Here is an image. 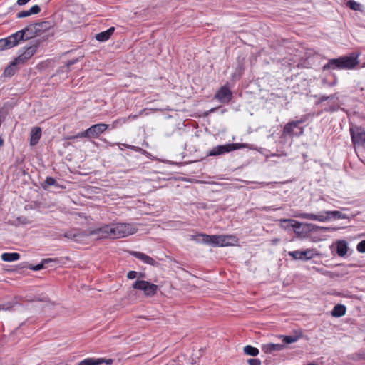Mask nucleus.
Returning <instances> with one entry per match:
<instances>
[{
	"label": "nucleus",
	"mask_w": 365,
	"mask_h": 365,
	"mask_svg": "<svg viewBox=\"0 0 365 365\" xmlns=\"http://www.w3.org/2000/svg\"><path fill=\"white\" fill-rule=\"evenodd\" d=\"M136 231L137 228L131 224L115 223L105 225L102 227L91 230L87 233V236L96 235L97 239H117L134 234Z\"/></svg>",
	"instance_id": "obj_1"
},
{
	"label": "nucleus",
	"mask_w": 365,
	"mask_h": 365,
	"mask_svg": "<svg viewBox=\"0 0 365 365\" xmlns=\"http://www.w3.org/2000/svg\"><path fill=\"white\" fill-rule=\"evenodd\" d=\"M359 56V53L352 52L346 56H340L337 58L329 59L328 62L324 65L322 70L325 71L335 69H354L359 63V61H358Z\"/></svg>",
	"instance_id": "obj_2"
},
{
	"label": "nucleus",
	"mask_w": 365,
	"mask_h": 365,
	"mask_svg": "<svg viewBox=\"0 0 365 365\" xmlns=\"http://www.w3.org/2000/svg\"><path fill=\"white\" fill-rule=\"evenodd\" d=\"M241 148H250V145L247 143H229L217 145L210 150L207 156H217Z\"/></svg>",
	"instance_id": "obj_3"
},
{
	"label": "nucleus",
	"mask_w": 365,
	"mask_h": 365,
	"mask_svg": "<svg viewBox=\"0 0 365 365\" xmlns=\"http://www.w3.org/2000/svg\"><path fill=\"white\" fill-rule=\"evenodd\" d=\"M281 222L282 224L287 223V225L284 226V227H292L294 233L298 237H307V235L310 233L309 228L312 227L310 225H309V223H302L292 219H284L281 220Z\"/></svg>",
	"instance_id": "obj_4"
},
{
	"label": "nucleus",
	"mask_w": 365,
	"mask_h": 365,
	"mask_svg": "<svg viewBox=\"0 0 365 365\" xmlns=\"http://www.w3.org/2000/svg\"><path fill=\"white\" fill-rule=\"evenodd\" d=\"M305 121V118H302L300 120H293L287 123L283 128V135H296L300 136L304 133L302 127L299 125Z\"/></svg>",
	"instance_id": "obj_5"
},
{
	"label": "nucleus",
	"mask_w": 365,
	"mask_h": 365,
	"mask_svg": "<svg viewBox=\"0 0 365 365\" xmlns=\"http://www.w3.org/2000/svg\"><path fill=\"white\" fill-rule=\"evenodd\" d=\"M135 289L143 290L147 297H153L157 293L158 286L148 281L136 280L132 285Z\"/></svg>",
	"instance_id": "obj_6"
},
{
	"label": "nucleus",
	"mask_w": 365,
	"mask_h": 365,
	"mask_svg": "<svg viewBox=\"0 0 365 365\" xmlns=\"http://www.w3.org/2000/svg\"><path fill=\"white\" fill-rule=\"evenodd\" d=\"M350 134L354 145L365 148V128L361 126H352L350 128Z\"/></svg>",
	"instance_id": "obj_7"
},
{
	"label": "nucleus",
	"mask_w": 365,
	"mask_h": 365,
	"mask_svg": "<svg viewBox=\"0 0 365 365\" xmlns=\"http://www.w3.org/2000/svg\"><path fill=\"white\" fill-rule=\"evenodd\" d=\"M39 43V40H36L34 44L31 45L29 47H28L23 53L20 54L14 61L16 62L18 65L24 64L26 61H27L34 55V53L37 51V48Z\"/></svg>",
	"instance_id": "obj_8"
},
{
	"label": "nucleus",
	"mask_w": 365,
	"mask_h": 365,
	"mask_svg": "<svg viewBox=\"0 0 365 365\" xmlns=\"http://www.w3.org/2000/svg\"><path fill=\"white\" fill-rule=\"evenodd\" d=\"M214 98L222 103H228L232 100V93L227 86H223L216 92Z\"/></svg>",
	"instance_id": "obj_9"
},
{
	"label": "nucleus",
	"mask_w": 365,
	"mask_h": 365,
	"mask_svg": "<svg viewBox=\"0 0 365 365\" xmlns=\"http://www.w3.org/2000/svg\"><path fill=\"white\" fill-rule=\"evenodd\" d=\"M108 125L106 123L95 124L88 128V138H97L99 135L106 130Z\"/></svg>",
	"instance_id": "obj_10"
},
{
	"label": "nucleus",
	"mask_w": 365,
	"mask_h": 365,
	"mask_svg": "<svg viewBox=\"0 0 365 365\" xmlns=\"http://www.w3.org/2000/svg\"><path fill=\"white\" fill-rule=\"evenodd\" d=\"M17 32L19 33V34H23L22 41H27L29 39L32 38L34 36H39L35 23L28 25L27 26Z\"/></svg>",
	"instance_id": "obj_11"
},
{
	"label": "nucleus",
	"mask_w": 365,
	"mask_h": 365,
	"mask_svg": "<svg viewBox=\"0 0 365 365\" xmlns=\"http://www.w3.org/2000/svg\"><path fill=\"white\" fill-rule=\"evenodd\" d=\"M288 255L294 259H300V260H308L311 259L313 256V251L312 250L307 249L306 250H296L292 252H289Z\"/></svg>",
	"instance_id": "obj_12"
},
{
	"label": "nucleus",
	"mask_w": 365,
	"mask_h": 365,
	"mask_svg": "<svg viewBox=\"0 0 365 365\" xmlns=\"http://www.w3.org/2000/svg\"><path fill=\"white\" fill-rule=\"evenodd\" d=\"M4 41V45L6 49L11 48L16 46L21 40H23V34H19L18 32H16L9 36L2 38Z\"/></svg>",
	"instance_id": "obj_13"
},
{
	"label": "nucleus",
	"mask_w": 365,
	"mask_h": 365,
	"mask_svg": "<svg viewBox=\"0 0 365 365\" xmlns=\"http://www.w3.org/2000/svg\"><path fill=\"white\" fill-rule=\"evenodd\" d=\"M130 253L131 255L143 261L145 264L152 265L153 267H158L159 265V263L156 262L154 259L143 252L131 251Z\"/></svg>",
	"instance_id": "obj_14"
},
{
	"label": "nucleus",
	"mask_w": 365,
	"mask_h": 365,
	"mask_svg": "<svg viewBox=\"0 0 365 365\" xmlns=\"http://www.w3.org/2000/svg\"><path fill=\"white\" fill-rule=\"evenodd\" d=\"M86 236H87L86 232H81L76 229L69 230L63 234L64 237L73 240L76 242L81 240L82 238Z\"/></svg>",
	"instance_id": "obj_15"
},
{
	"label": "nucleus",
	"mask_w": 365,
	"mask_h": 365,
	"mask_svg": "<svg viewBox=\"0 0 365 365\" xmlns=\"http://www.w3.org/2000/svg\"><path fill=\"white\" fill-rule=\"evenodd\" d=\"M295 217H299L302 219H308L311 220H317L319 222H324L328 220L329 217H325L324 212H320L317 215L312 214V213H299L296 215Z\"/></svg>",
	"instance_id": "obj_16"
},
{
	"label": "nucleus",
	"mask_w": 365,
	"mask_h": 365,
	"mask_svg": "<svg viewBox=\"0 0 365 365\" xmlns=\"http://www.w3.org/2000/svg\"><path fill=\"white\" fill-rule=\"evenodd\" d=\"M211 244L214 246H227L230 245L228 236L225 235H212Z\"/></svg>",
	"instance_id": "obj_17"
},
{
	"label": "nucleus",
	"mask_w": 365,
	"mask_h": 365,
	"mask_svg": "<svg viewBox=\"0 0 365 365\" xmlns=\"http://www.w3.org/2000/svg\"><path fill=\"white\" fill-rule=\"evenodd\" d=\"M284 344H266L262 346V350L266 354H272L274 351H279L284 349Z\"/></svg>",
	"instance_id": "obj_18"
},
{
	"label": "nucleus",
	"mask_w": 365,
	"mask_h": 365,
	"mask_svg": "<svg viewBox=\"0 0 365 365\" xmlns=\"http://www.w3.org/2000/svg\"><path fill=\"white\" fill-rule=\"evenodd\" d=\"M35 25L40 36L43 32L48 31L50 29L53 28L55 25V23L52 21H46L36 22L35 23Z\"/></svg>",
	"instance_id": "obj_19"
},
{
	"label": "nucleus",
	"mask_w": 365,
	"mask_h": 365,
	"mask_svg": "<svg viewBox=\"0 0 365 365\" xmlns=\"http://www.w3.org/2000/svg\"><path fill=\"white\" fill-rule=\"evenodd\" d=\"M41 133V128L40 127H34L31 129L30 136V145L31 146H34L38 143Z\"/></svg>",
	"instance_id": "obj_20"
},
{
	"label": "nucleus",
	"mask_w": 365,
	"mask_h": 365,
	"mask_svg": "<svg viewBox=\"0 0 365 365\" xmlns=\"http://www.w3.org/2000/svg\"><path fill=\"white\" fill-rule=\"evenodd\" d=\"M115 31L114 27H110L106 31H102L96 34V39L98 41L103 42L108 40Z\"/></svg>",
	"instance_id": "obj_21"
},
{
	"label": "nucleus",
	"mask_w": 365,
	"mask_h": 365,
	"mask_svg": "<svg viewBox=\"0 0 365 365\" xmlns=\"http://www.w3.org/2000/svg\"><path fill=\"white\" fill-rule=\"evenodd\" d=\"M348 251L347 242L341 240L336 242V253L340 257H344L346 255Z\"/></svg>",
	"instance_id": "obj_22"
},
{
	"label": "nucleus",
	"mask_w": 365,
	"mask_h": 365,
	"mask_svg": "<svg viewBox=\"0 0 365 365\" xmlns=\"http://www.w3.org/2000/svg\"><path fill=\"white\" fill-rule=\"evenodd\" d=\"M346 307L345 305L338 304L335 305L331 312V314L334 317H340L346 314Z\"/></svg>",
	"instance_id": "obj_23"
},
{
	"label": "nucleus",
	"mask_w": 365,
	"mask_h": 365,
	"mask_svg": "<svg viewBox=\"0 0 365 365\" xmlns=\"http://www.w3.org/2000/svg\"><path fill=\"white\" fill-rule=\"evenodd\" d=\"M18 64L16 62L13 61L10 64L6 67V68L4 71V76L5 77H11L13 76L16 72L19 70L17 68Z\"/></svg>",
	"instance_id": "obj_24"
},
{
	"label": "nucleus",
	"mask_w": 365,
	"mask_h": 365,
	"mask_svg": "<svg viewBox=\"0 0 365 365\" xmlns=\"http://www.w3.org/2000/svg\"><path fill=\"white\" fill-rule=\"evenodd\" d=\"M302 332L299 331V332H295L294 335L290 336H282L283 337V343L284 344H289L294 342H296L298 339L302 337Z\"/></svg>",
	"instance_id": "obj_25"
},
{
	"label": "nucleus",
	"mask_w": 365,
	"mask_h": 365,
	"mask_svg": "<svg viewBox=\"0 0 365 365\" xmlns=\"http://www.w3.org/2000/svg\"><path fill=\"white\" fill-rule=\"evenodd\" d=\"M325 217H329L328 220L331 218L335 219H347L348 216L338 210L323 212Z\"/></svg>",
	"instance_id": "obj_26"
},
{
	"label": "nucleus",
	"mask_w": 365,
	"mask_h": 365,
	"mask_svg": "<svg viewBox=\"0 0 365 365\" xmlns=\"http://www.w3.org/2000/svg\"><path fill=\"white\" fill-rule=\"evenodd\" d=\"M211 236L212 235H205V234H198L196 235H192V240L196 241L197 242H201V243L210 245L211 244L210 241L212 240Z\"/></svg>",
	"instance_id": "obj_27"
},
{
	"label": "nucleus",
	"mask_w": 365,
	"mask_h": 365,
	"mask_svg": "<svg viewBox=\"0 0 365 365\" xmlns=\"http://www.w3.org/2000/svg\"><path fill=\"white\" fill-rule=\"evenodd\" d=\"M20 258V255L17 252H5L1 255V259L4 262H14Z\"/></svg>",
	"instance_id": "obj_28"
},
{
	"label": "nucleus",
	"mask_w": 365,
	"mask_h": 365,
	"mask_svg": "<svg viewBox=\"0 0 365 365\" xmlns=\"http://www.w3.org/2000/svg\"><path fill=\"white\" fill-rule=\"evenodd\" d=\"M58 262V260L57 259H51V258H48V259H44L42 260V262L40 263V264H38L36 265H32V264H30L29 266V268L31 270H34V271H38V270H41V269L44 268V265L46 264H48L49 262Z\"/></svg>",
	"instance_id": "obj_29"
},
{
	"label": "nucleus",
	"mask_w": 365,
	"mask_h": 365,
	"mask_svg": "<svg viewBox=\"0 0 365 365\" xmlns=\"http://www.w3.org/2000/svg\"><path fill=\"white\" fill-rule=\"evenodd\" d=\"M102 364L101 358H87L80 361L78 365H101Z\"/></svg>",
	"instance_id": "obj_30"
},
{
	"label": "nucleus",
	"mask_w": 365,
	"mask_h": 365,
	"mask_svg": "<svg viewBox=\"0 0 365 365\" xmlns=\"http://www.w3.org/2000/svg\"><path fill=\"white\" fill-rule=\"evenodd\" d=\"M244 353L246 355L252 356H256L259 354V349L253 347L250 345H247L244 347Z\"/></svg>",
	"instance_id": "obj_31"
},
{
	"label": "nucleus",
	"mask_w": 365,
	"mask_h": 365,
	"mask_svg": "<svg viewBox=\"0 0 365 365\" xmlns=\"http://www.w3.org/2000/svg\"><path fill=\"white\" fill-rule=\"evenodd\" d=\"M86 133H88V130L87 129L85 131L78 133V134H76L75 135L68 136V137H66V139L73 140V139L82 138H88V135L86 134Z\"/></svg>",
	"instance_id": "obj_32"
},
{
	"label": "nucleus",
	"mask_w": 365,
	"mask_h": 365,
	"mask_svg": "<svg viewBox=\"0 0 365 365\" xmlns=\"http://www.w3.org/2000/svg\"><path fill=\"white\" fill-rule=\"evenodd\" d=\"M347 6L354 11H358L360 9V4L354 0H349L347 4Z\"/></svg>",
	"instance_id": "obj_33"
},
{
	"label": "nucleus",
	"mask_w": 365,
	"mask_h": 365,
	"mask_svg": "<svg viewBox=\"0 0 365 365\" xmlns=\"http://www.w3.org/2000/svg\"><path fill=\"white\" fill-rule=\"evenodd\" d=\"M44 184L46 185H49V186L50 185H54L56 187H58V185L57 182H56V180L53 178H52V177H47L46 178L45 182H44Z\"/></svg>",
	"instance_id": "obj_34"
},
{
	"label": "nucleus",
	"mask_w": 365,
	"mask_h": 365,
	"mask_svg": "<svg viewBox=\"0 0 365 365\" xmlns=\"http://www.w3.org/2000/svg\"><path fill=\"white\" fill-rule=\"evenodd\" d=\"M309 225L312 226V227L309 228L310 232H317L318 230H327L329 229L327 227L317 226V225H315L312 224V223H309Z\"/></svg>",
	"instance_id": "obj_35"
},
{
	"label": "nucleus",
	"mask_w": 365,
	"mask_h": 365,
	"mask_svg": "<svg viewBox=\"0 0 365 365\" xmlns=\"http://www.w3.org/2000/svg\"><path fill=\"white\" fill-rule=\"evenodd\" d=\"M357 251L361 253H365V240L361 241L356 246Z\"/></svg>",
	"instance_id": "obj_36"
},
{
	"label": "nucleus",
	"mask_w": 365,
	"mask_h": 365,
	"mask_svg": "<svg viewBox=\"0 0 365 365\" xmlns=\"http://www.w3.org/2000/svg\"><path fill=\"white\" fill-rule=\"evenodd\" d=\"M29 13L31 14H37L41 11V8L38 5H34L31 7V9L29 10Z\"/></svg>",
	"instance_id": "obj_37"
},
{
	"label": "nucleus",
	"mask_w": 365,
	"mask_h": 365,
	"mask_svg": "<svg viewBox=\"0 0 365 365\" xmlns=\"http://www.w3.org/2000/svg\"><path fill=\"white\" fill-rule=\"evenodd\" d=\"M335 96H336V93H335V94H334V95H330V96H322L319 98V101H318L317 103H322V102H324V101H327V100H329V99H331H331H334V98H335Z\"/></svg>",
	"instance_id": "obj_38"
},
{
	"label": "nucleus",
	"mask_w": 365,
	"mask_h": 365,
	"mask_svg": "<svg viewBox=\"0 0 365 365\" xmlns=\"http://www.w3.org/2000/svg\"><path fill=\"white\" fill-rule=\"evenodd\" d=\"M126 121H127V118H125L117 119L113 123V127L116 128L118 125H122V124L125 123Z\"/></svg>",
	"instance_id": "obj_39"
},
{
	"label": "nucleus",
	"mask_w": 365,
	"mask_h": 365,
	"mask_svg": "<svg viewBox=\"0 0 365 365\" xmlns=\"http://www.w3.org/2000/svg\"><path fill=\"white\" fill-rule=\"evenodd\" d=\"M14 306V303L8 302L6 304H0V310H9Z\"/></svg>",
	"instance_id": "obj_40"
},
{
	"label": "nucleus",
	"mask_w": 365,
	"mask_h": 365,
	"mask_svg": "<svg viewBox=\"0 0 365 365\" xmlns=\"http://www.w3.org/2000/svg\"><path fill=\"white\" fill-rule=\"evenodd\" d=\"M31 15V14L29 13V11L27 10V11H21L19 13H17L16 14V16L17 18H25V17H27V16H29Z\"/></svg>",
	"instance_id": "obj_41"
},
{
	"label": "nucleus",
	"mask_w": 365,
	"mask_h": 365,
	"mask_svg": "<svg viewBox=\"0 0 365 365\" xmlns=\"http://www.w3.org/2000/svg\"><path fill=\"white\" fill-rule=\"evenodd\" d=\"M247 363L249 365H261V361L258 359H250Z\"/></svg>",
	"instance_id": "obj_42"
},
{
	"label": "nucleus",
	"mask_w": 365,
	"mask_h": 365,
	"mask_svg": "<svg viewBox=\"0 0 365 365\" xmlns=\"http://www.w3.org/2000/svg\"><path fill=\"white\" fill-rule=\"evenodd\" d=\"M322 83L324 84V85H327L329 86H335L336 83H337V79L335 78L334 80V81L332 82H328L326 78H323L322 81Z\"/></svg>",
	"instance_id": "obj_43"
},
{
	"label": "nucleus",
	"mask_w": 365,
	"mask_h": 365,
	"mask_svg": "<svg viewBox=\"0 0 365 365\" xmlns=\"http://www.w3.org/2000/svg\"><path fill=\"white\" fill-rule=\"evenodd\" d=\"M138 272H137L135 271H130L127 274V277L129 279H135V277H138Z\"/></svg>",
	"instance_id": "obj_44"
},
{
	"label": "nucleus",
	"mask_w": 365,
	"mask_h": 365,
	"mask_svg": "<svg viewBox=\"0 0 365 365\" xmlns=\"http://www.w3.org/2000/svg\"><path fill=\"white\" fill-rule=\"evenodd\" d=\"M128 148L132 149L135 151L142 152L143 153H147L145 150H143L142 148H140L139 147L133 146V145H128Z\"/></svg>",
	"instance_id": "obj_45"
},
{
	"label": "nucleus",
	"mask_w": 365,
	"mask_h": 365,
	"mask_svg": "<svg viewBox=\"0 0 365 365\" xmlns=\"http://www.w3.org/2000/svg\"><path fill=\"white\" fill-rule=\"evenodd\" d=\"M338 108H339V106H331L329 108H326L325 111H327V112H334V111H336L338 110Z\"/></svg>",
	"instance_id": "obj_46"
},
{
	"label": "nucleus",
	"mask_w": 365,
	"mask_h": 365,
	"mask_svg": "<svg viewBox=\"0 0 365 365\" xmlns=\"http://www.w3.org/2000/svg\"><path fill=\"white\" fill-rule=\"evenodd\" d=\"M101 360H102V364L105 363L106 365H111L113 363V360L111 359H101Z\"/></svg>",
	"instance_id": "obj_47"
},
{
	"label": "nucleus",
	"mask_w": 365,
	"mask_h": 365,
	"mask_svg": "<svg viewBox=\"0 0 365 365\" xmlns=\"http://www.w3.org/2000/svg\"><path fill=\"white\" fill-rule=\"evenodd\" d=\"M29 1L30 0H18L17 4L21 6L27 4Z\"/></svg>",
	"instance_id": "obj_48"
},
{
	"label": "nucleus",
	"mask_w": 365,
	"mask_h": 365,
	"mask_svg": "<svg viewBox=\"0 0 365 365\" xmlns=\"http://www.w3.org/2000/svg\"><path fill=\"white\" fill-rule=\"evenodd\" d=\"M4 41L3 39H0V51H3V50H6V47H5V45H4Z\"/></svg>",
	"instance_id": "obj_49"
},
{
	"label": "nucleus",
	"mask_w": 365,
	"mask_h": 365,
	"mask_svg": "<svg viewBox=\"0 0 365 365\" xmlns=\"http://www.w3.org/2000/svg\"><path fill=\"white\" fill-rule=\"evenodd\" d=\"M138 118V115H129V116L127 118V120H128V119H135V118Z\"/></svg>",
	"instance_id": "obj_50"
},
{
	"label": "nucleus",
	"mask_w": 365,
	"mask_h": 365,
	"mask_svg": "<svg viewBox=\"0 0 365 365\" xmlns=\"http://www.w3.org/2000/svg\"><path fill=\"white\" fill-rule=\"evenodd\" d=\"M76 61H69L68 63H67V66L69 67L71 66V65H73L74 63H75Z\"/></svg>",
	"instance_id": "obj_51"
},
{
	"label": "nucleus",
	"mask_w": 365,
	"mask_h": 365,
	"mask_svg": "<svg viewBox=\"0 0 365 365\" xmlns=\"http://www.w3.org/2000/svg\"><path fill=\"white\" fill-rule=\"evenodd\" d=\"M4 145V140L0 137V147Z\"/></svg>",
	"instance_id": "obj_52"
},
{
	"label": "nucleus",
	"mask_w": 365,
	"mask_h": 365,
	"mask_svg": "<svg viewBox=\"0 0 365 365\" xmlns=\"http://www.w3.org/2000/svg\"><path fill=\"white\" fill-rule=\"evenodd\" d=\"M138 277H144V274L142 273V272H139L138 274Z\"/></svg>",
	"instance_id": "obj_53"
},
{
	"label": "nucleus",
	"mask_w": 365,
	"mask_h": 365,
	"mask_svg": "<svg viewBox=\"0 0 365 365\" xmlns=\"http://www.w3.org/2000/svg\"><path fill=\"white\" fill-rule=\"evenodd\" d=\"M279 240V239H274V240H272L273 244L277 243Z\"/></svg>",
	"instance_id": "obj_54"
},
{
	"label": "nucleus",
	"mask_w": 365,
	"mask_h": 365,
	"mask_svg": "<svg viewBox=\"0 0 365 365\" xmlns=\"http://www.w3.org/2000/svg\"><path fill=\"white\" fill-rule=\"evenodd\" d=\"M215 110H216V108H212V109H210V112H211V113L214 112Z\"/></svg>",
	"instance_id": "obj_55"
},
{
	"label": "nucleus",
	"mask_w": 365,
	"mask_h": 365,
	"mask_svg": "<svg viewBox=\"0 0 365 365\" xmlns=\"http://www.w3.org/2000/svg\"><path fill=\"white\" fill-rule=\"evenodd\" d=\"M215 110H216V108H212V109H210V112H211V113L214 112Z\"/></svg>",
	"instance_id": "obj_56"
},
{
	"label": "nucleus",
	"mask_w": 365,
	"mask_h": 365,
	"mask_svg": "<svg viewBox=\"0 0 365 365\" xmlns=\"http://www.w3.org/2000/svg\"><path fill=\"white\" fill-rule=\"evenodd\" d=\"M123 145L125 146V148H128V144H123Z\"/></svg>",
	"instance_id": "obj_57"
},
{
	"label": "nucleus",
	"mask_w": 365,
	"mask_h": 365,
	"mask_svg": "<svg viewBox=\"0 0 365 365\" xmlns=\"http://www.w3.org/2000/svg\"><path fill=\"white\" fill-rule=\"evenodd\" d=\"M42 187H43V188H44V189H46V185H42Z\"/></svg>",
	"instance_id": "obj_58"
},
{
	"label": "nucleus",
	"mask_w": 365,
	"mask_h": 365,
	"mask_svg": "<svg viewBox=\"0 0 365 365\" xmlns=\"http://www.w3.org/2000/svg\"><path fill=\"white\" fill-rule=\"evenodd\" d=\"M362 67H365V63L363 64Z\"/></svg>",
	"instance_id": "obj_59"
},
{
	"label": "nucleus",
	"mask_w": 365,
	"mask_h": 365,
	"mask_svg": "<svg viewBox=\"0 0 365 365\" xmlns=\"http://www.w3.org/2000/svg\"><path fill=\"white\" fill-rule=\"evenodd\" d=\"M364 235H365V234H364Z\"/></svg>",
	"instance_id": "obj_60"
}]
</instances>
